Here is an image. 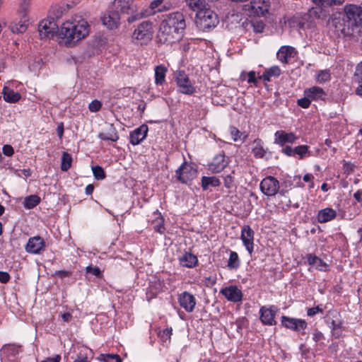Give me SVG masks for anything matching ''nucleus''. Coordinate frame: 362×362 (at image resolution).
I'll use <instances>...</instances> for the list:
<instances>
[{
  "label": "nucleus",
  "instance_id": "f257e3e1",
  "mask_svg": "<svg viewBox=\"0 0 362 362\" xmlns=\"http://www.w3.org/2000/svg\"><path fill=\"white\" fill-rule=\"evenodd\" d=\"M344 11L343 18H334L333 23L341 33L344 35H351L355 28L362 26V7L349 4L344 6Z\"/></svg>",
  "mask_w": 362,
  "mask_h": 362
},
{
  "label": "nucleus",
  "instance_id": "f03ea898",
  "mask_svg": "<svg viewBox=\"0 0 362 362\" xmlns=\"http://www.w3.org/2000/svg\"><path fill=\"white\" fill-rule=\"evenodd\" d=\"M88 22L81 16H75L64 22L59 30V35L66 39V43L75 44L85 38L89 33Z\"/></svg>",
  "mask_w": 362,
  "mask_h": 362
},
{
  "label": "nucleus",
  "instance_id": "7ed1b4c3",
  "mask_svg": "<svg viewBox=\"0 0 362 362\" xmlns=\"http://www.w3.org/2000/svg\"><path fill=\"white\" fill-rule=\"evenodd\" d=\"M186 25L184 16L180 12H174L168 14L162 21L159 32L167 36L173 35V33H178L180 30L185 29Z\"/></svg>",
  "mask_w": 362,
  "mask_h": 362
},
{
  "label": "nucleus",
  "instance_id": "20e7f679",
  "mask_svg": "<svg viewBox=\"0 0 362 362\" xmlns=\"http://www.w3.org/2000/svg\"><path fill=\"white\" fill-rule=\"evenodd\" d=\"M219 23L218 15L208 6L196 13L195 24L200 30L209 32L215 28Z\"/></svg>",
  "mask_w": 362,
  "mask_h": 362
},
{
  "label": "nucleus",
  "instance_id": "39448f33",
  "mask_svg": "<svg viewBox=\"0 0 362 362\" xmlns=\"http://www.w3.org/2000/svg\"><path fill=\"white\" fill-rule=\"evenodd\" d=\"M135 0H115L113 8L116 9L121 15H129L127 21L132 23L139 20L144 16L141 11H138V8L135 4Z\"/></svg>",
  "mask_w": 362,
  "mask_h": 362
},
{
  "label": "nucleus",
  "instance_id": "423d86ee",
  "mask_svg": "<svg viewBox=\"0 0 362 362\" xmlns=\"http://www.w3.org/2000/svg\"><path fill=\"white\" fill-rule=\"evenodd\" d=\"M153 30L150 21H143L134 30L132 40L135 43L146 45L152 39Z\"/></svg>",
  "mask_w": 362,
  "mask_h": 362
},
{
  "label": "nucleus",
  "instance_id": "0eeeda50",
  "mask_svg": "<svg viewBox=\"0 0 362 362\" xmlns=\"http://www.w3.org/2000/svg\"><path fill=\"white\" fill-rule=\"evenodd\" d=\"M58 25L53 18H47L41 21L38 25V31L40 37L51 38L57 33L59 35Z\"/></svg>",
  "mask_w": 362,
  "mask_h": 362
},
{
  "label": "nucleus",
  "instance_id": "6e6552de",
  "mask_svg": "<svg viewBox=\"0 0 362 362\" xmlns=\"http://www.w3.org/2000/svg\"><path fill=\"white\" fill-rule=\"evenodd\" d=\"M175 81L178 87V90L180 93L189 95L195 93V87L184 71H178L176 72Z\"/></svg>",
  "mask_w": 362,
  "mask_h": 362
},
{
  "label": "nucleus",
  "instance_id": "1a4fd4ad",
  "mask_svg": "<svg viewBox=\"0 0 362 362\" xmlns=\"http://www.w3.org/2000/svg\"><path fill=\"white\" fill-rule=\"evenodd\" d=\"M175 176L180 182L187 183L197 176V170L185 162L176 170Z\"/></svg>",
  "mask_w": 362,
  "mask_h": 362
},
{
  "label": "nucleus",
  "instance_id": "9d476101",
  "mask_svg": "<svg viewBox=\"0 0 362 362\" xmlns=\"http://www.w3.org/2000/svg\"><path fill=\"white\" fill-rule=\"evenodd\" d=\"M279 189V182L274 177H267L260 183L261 191L267 196L275 195Z\"/></svg>",
  "mask_w": 362,
  "mask_h": 362
},
{
  "label": "nucleus",
  "instance_id": "9b49d317",
  "mask_svg": "<svg viewBox=\"0 0 362 362\" xmlns=\"http://www.w3.org/2000/svg\"><path fill=\"white\" fill-rule=\"evenodd\" d=\"M281 323L285 327L296 332L303 331L307 327V322L304 320L287 316L281 317Z\"/></svg>",
  "mask_w": 362,
  "mask_h": 362
},
{
  "label": "nucleus",
  "instance_id": "f8f14e48",
  "mask_svg": "<svg viewBox=\"0 0 362 362\" xmlns=\"http://www.w3.org/2000/svg\"><path fill=\"white\" fill-rule=\"evenodd\" d=\"M229 158L224 153H219L214 157L209 165V170L213 173L221 172L228 165Z\"/></svg>",
  "mask_w": 362,
  "mask_h": 362
},
{
  "label": "nucleus",
  "instance_id": "ddd939ff",
  "mask_svg": "<svg viewBox=\"0 0 362 362\" xmlns=\"http://www.w3.org/2000/svg\"><path fill=\"white\" fill-rule=\"evenodd\" d=\"M220 293L229 301L233 303L240 302L243 299V293L236 286H229L222 288Z\"/></svg>",
  "mask_w": 362,
  "mask_h": 362
},
{
  "label": "nucleus",
  "instance_id": "4468645a",
  "mask_svg": "<svg viewBox=\"0 0 362 362\" xmlns=\"http://www.w3.org/2000/svg\"><path fill=\"white\" fill-rule=\"evenodd\" d=\"M178 302L180 305L187 313L192 312L196 305L194 296L187 291H184L178 296Z\"/></svg>",
  "mask_w": 362,
  "mask_h": 362
},
{
  "label": "nucleus",
  "instance_id": "2eb2a0df",
  "mask_svg": "<svg viewBox=\"0 0 362 362\" xmlns=\"http://www.w3.org/2000/svg\"><path fill=\"white\" fill-rule=\"evenodd\" d=\"M240 238L246 250L251 255L254 250V231L249 226L243 227Z\"/></svg>",
  "mask_w": 362,
  "mask_h": 362
},
{
  "label": "nucleus",
  "instance_id": "dca6fc26",
  "mask_svg": "<svg viewBox=\"0 0 362 362\" xmlns=\"http://www.w3.org/2000/svg\"><path fill=\"white\" fill-rule=\"evenodd\" d=\"M120 18L121 14L113 8L112 10L105 13L101 20L103 25L110 29H113L117 27Z\"/></svg>",
  "mask_w": 362,
  "mask_h": 362
},
{
  "label": "nucleus",
  "instance_id": "f3484780",
  "mask_svg": "<svg viewBox=\"0 0 362 362\" xmlns=\"http://www.w3.org/2000/svg\"><path fill=\"white\" fill-rule=\"evenodd\" d=\"M148 126L142 124L130 133L129 141L135 146L139 144L147 136Z\"/></svg>",
  "mask_w": 362,
  "mask_h": 362
},
{
  "label": "nucleus",
  "instance_id": "a211bd4d",
  "mask_svg": "<svg viewBox=\"0 0 362 362\" xmlns=\"http://www.w3.org/2000/svg\"><path fill=\"white\" fill-rule=\"evenodd\" d=\"M45 247V242L40 236L30 238L25 246V250L29 253L37 254Z\"/></svg>",
  "mask_w": 362,
  "mask_h": 362
},
{
  "label": "nucleus",
  "instance_id": "6ab92c4d",
  "mask_svg": "<svg viewBox=\"0 0 362 362\" xmlns=\"http://www.w3.org/2000/svg\"><path fill=\"white\" fill-rule=\"evenodd\" d=\"M260 320L264 325H276L275 320L276 310L272 308H267L266 307H262L259 310Z\"/></svg>",
  "mask_w": 362,
  "mask_h": 362
},
{
  "label": "nucleus",
  "instance_id": "aec40b11",
  "mask_svg": "<svg viewBox=\"0 0 362 362\" xmlns=\"http://www.w3.org/2000/svg\"><path fill=\"white\" fill-rule=\"evenodd\" d=\"M275 143L283 146L286 143H294L298 137L293 133H287L284 131H277L275 134Z\"/></svg>",
  "mask_w": 362,
  "mask_h": 362
},
{
  "label": "nucleus",
  "instance_id": "412c9836",
  "mask_svg": "<svg viewBox=\"0 0 362 362\" xmlns=\"http://www.w3.org/2000/svg\"><path fill=\"white\" fill-rule=\"evenodd\" d=\"M337 217V211L332 208H325L318 211L317 218L319 223H324L334 220Z\"/></svg>",
  "mask_w": 362,
  "mask_h": 362
},
{
  "label": "nucleus",
  "instance_id": "4be33fe9",
  "mask_svg": "<svg viewBox=\"0 0 362 362\" xmlns=\"http://www.w3.org/2000/svg\"><path fill=\"white\" fill-rule=\"evenodd\" d=\"M295 49L291 46H282L278 51L276 56L279 61L284 64L288 62V59L293 57L295 54Z\"/></svg>",
  "mask_w": 362,
  "mask_h": 362
},
{
  "label": "nucleus",
  "instance_id": "5701e85b",
  "mask_svg": "<svg viewBox=\"0 0 362 362\" xmlns=\"http://www.w3.org/2000/svg\"><path fill=\"white\" fill-rule=\"evenodd\" d=\"M305 96L310 98V100H323L326 95L324 90L318 86H313L304 91Z\"/></svg>",
  "mask_w": 362,
  "mask_h": 362
},
{
  "label": "nucleus",
  "instance_id": "b1692460",
  "mask_svg": "<svg viewBox=\"0 0 362 362\" xmlns=\"http://www.w3.org/2000/svg\"><path fill=\"white\" fill-rule=\"evenodd\" d=\"M308 263L320 271H326L327 264L320 257L315 255L309 254L307 256Z\"/></svg>",
  "mask_w": 362,
  "mask_h": 362
},
{
  "label": "nucleus",
  "instance_id": "393cba45",
  "mask_svg": "<svg viewBox=\"0 0 362 362\" xmlns=\"http://www.w3.org/2000/svg\"><path fill=\"white\" fill-rule=\"evenodd\" d=\"M180 263L182 267L192 268L197 265V257L192 253L185 252L180 257Z\"/></svg>",
  "mask_w": 362,
  "mask_h": 362
},
{
  "label": "nucleus",
  "instance_id": "a878e982",
  "mask_svg": "<svg viewBox=\"0 0 362 362\" xmlns=\"http://www.w3.org/2000/svg\"><path fill=\"white\" fill-rule=\"evenodd\" d=\"M20 18L21 20L18 23H13L9 26L13 33H23L27 30L28 25V15L25 18L23 16H20Z\"/></svg>",
  "mask_w": 362,
  "mask_h": 362
},
{
  "label": "nucleus",
  "instance_id": "bb28decb",
  "mask_svg": "<svg viewBox=\"0 0 362 362\" xmlns=\"http://www.w3.org/2000/svg\"><path fill=\"white\" fill-rule=\"evenodd\" d=\"M4 95V99L8 103H16L18 102L21 96L18 92H14L13 90L9 88L8 86H4L2 93Z\"/></svg>",
  "mask_w": 362,
  "mask_h": 362
},
{
  "label": "nucleus",
  "instance_id": "cd10ccee",
  "mask_svg": "<svg viewBox=\"0 0 362 362\" xmlns=\"http://www.w3.org/2000/svg\"><path fill=\"white\" fill-rule=\"evenodd\" d=\"M315 6L312 7L308 11L309 16L311 18H320L321 17V14L325 11V8L327 7L325 4H317L316 0H312Z\"/></svg>",
  "mask_w": 362,
  "mask_h": 362
},
{
  "label": "nucleus",
  "instance_id": "c85d7f7f",
  "mask_svg": "<svg viewBox=\"0 0 362 362\" xmlns=\"http://www.w3.org/2000/svg\"><path fill=\"white\" fill-rule=\"evenodd\" d=\"M167 68L164 65L157 66L155 69V81L157 85H162L165 81Z\"/></svg>",
  "mask_w": 362,
  "mask_h": 362
},
{
  "label": "nucleus",
  "instance_id": "c756f323",
  "mask_svg": "<svg viewBox=\"0 0 362 362\" xmlns=\"http://www.w3.org/2000/svg\"><path fill=\"white\" fill-rule=\"evenodd\" d=\"M220 185H221V181L216 177L203 176L202 177V187L204 190L207 189L209 186L218 187Z\"/></svg>",
  "mask_w": 362,
  "mask_h": 362
},
{
  "label": "nucleus",
  "instance_id": "7c9ffc66",
  "mask_svg": "<svg viewBox=\"0 0 362 362\" xmlns=\"http://www.w3.org/2000/svg\"><path fill=\"white\" fill-rule=\"evenodd\" d=\"M98 137L104 141H117L119 139V136L112 125H110L108 132H101L98 134Z\"/></svg>",
  "mask_w": 362,
  "mask_h": 362
},
{
  "label": "nucleus",
  "instance_id": "2f4dec72",
  "mask_svg": "<svg viewBox=\"0 0 362 362\" xmlns=\"http://www.w3.org/2000/svg\"><path fill=\"white\" fill-rule=\"evenodd\" d=\"M281 74V69L278 66H274L265 70L259 78H262L265 81H269L272 76L277 77Z\"/></svg>",
  "mask_w": 362,
  "mask_h": 362
},
{
  "label": "nucleus",
  "instance_id": "473e14b6",
  "mask_svg": "<svg viewBox=\"0 0 362 362\" xmlns=\"http://www.w3.org/2000/svg\"><path fill=\"white\" fill-rule=\"evenodd\" d=\"M254 147L252 149V153L255 158H263L266 151L264 150L262 141L259 139H257L253 142Z\"/></svg>",
  "mask_w": 362,
  "mask_h": 362
},
{
  "label": "nucleus",
  "instance_id": "72a5a7b5",
  "mask_svg": "<svg viewBox=\"0 0 362 362\" xmlns=\"http://www.w3.org/2000/svg\"><path fill=\"white\" fill-rule=\"evenodd\" d=\"M186 1L189 7L196 11V13L209 6L204 0H186Z\"/></svg>",
  "mask_w": 362,
  "mask_h": 362
},
{
  "label": "nucleus",
  "instance_id": "f704fd0d",
  "mask_svg": "<svg viewBox=\"0 0 362 362\" xmlns=\"http://www.w3.org/2000/svg\"><path fill=\"white\" fill-rule=\"evenodd\" d=\"M40 202V198L37 195H30L25 198L23 205L25 208L30 209L36 206Z\"/></svg>",
  "mask_w": 362,
  "mask_h": 362
},
{
  "label": "nucleus",
  "instance_id": "c9c22d12",
  "mask_svg": "<svg viewBox=\"0 0 362 362\" xmlns=\"http://www.w3.org/2000/svg\"><path fill=\"white\" fill-rule=\"evenodd\" d=\"M20 346L15 344H5L1 347V351L6 356H15L18 354Z\"/></svg>",
  "mask_w": 362,
  "mask_h": 362
},
{
  "label": "nucleus",
  "instance_id": "e433bc0d",
  "mask_svg": "<svg viewBox=\"0 0 362 362\" xmlns=\"http://www.w3.org/2000/svg\"><path fill=\"white\" fill-rule=\"evenodd\" d=\"M32 0H20L19 8H18V15L19 16L25 17L28 15L30 6H31Z\"/></svg>",
  "mask_w": 362,
  "mask_h": 362
},
{
  "label": "nucleus",
  "instance_id": "4c0bfd02",
  "mask_svg": "<svg viewBox=\"0 0 362 362\" xmlns=\"http://www.w3.org/2000/svg\"><path fill=\"white\" fill-rule=\"evenodd\" d=\"M72 158L67 152H63L62 156L61 170L67 171L71 167Z\"/></svg>",
  "mask_w": 362,
  "mask_h": 362
},
{
  "label": "nucleus",
  "instance_id": "58836bf2",
  "mask_svg": "<svg viewBox=\"0 0 362 362\" xmlns=\"http://www.w3.org/2000/svg\"><path fill=\"white\" fill-rule=\"evenodd\" d=\"M240 261L236 252L231 251L228 261V267L230 269H238L240 267Z\"/></svg>",
  "mask_w": 362,
  "mask_h": 362
},
{
  "label": "nucleus",
  "instance_id": "ea45409f",
  "mask_svg": "<svg viewBox=\"0 0 362 362\" xmlns=\"http://www.w3.org/2000/svg\"><path fill=\"white\" fill-rule=\"evenodd\" d=\"M98 360L103 362H122L120 356L117 354H101Z\"/></svg>",
  "mask_w": 362,
  "mask_h": 362
},
{
  "label": "nucleus",
  "instance_id": "a19ab883",
  "mask_svg": "<svg viewBox=\"0 0 362 362\" xmlns=\"http://www.w3.org/2000/svg\"><path fill=\"white\" fill-rule=\"evenodd\" d=\"M293 151L295 152V156L298 155L300 159L303 158L307 155L310 156L308 146L306 145L296 146L293 148Z\"/></svg>",
  "mask_w": 362,
  "mask_h": 362
},
{
  "label": "nucleus",
  "instance_id": "79ce46f5",
  "mask_svg": "<svg viewBox=\"0 0 362 362\" xmlns=\"http://www.w3.org/2000/svg\"><path fill=\"white\" fill-rule=\"evenodd\" d=\"M353 80L358 84L362 83V62L356 66Z\"/></svg>",
  "mask_w": 362,
  "mask_h": 362
},
{
  "label": "nucleus",
  "instance_id": "37998d69",
  "mask_svg": "<svg viewBox=\"0 0 362 362\" xmlns=\"http://www.w3.org/2000/svg\"><path fill=\"white\" fill-rule=\"evenodd\" d=\"M92 170L95 179L103 180L105 177V173L102 167L99 165L93 166Z\"/></svg>",
  "mask_w": 362,
  "mask_h": 362
},
{
  "label": "nucleus",
  "instance_id": "c03bdc74",
  "mask_svg": "<svg viewBox=\"0 0 362 362\" xmlns=\"http://www.w3.org/2000/svg\"><path fill=\"white\" fill-rule=\"evenodd\" d=\"M331 78L330 74L327 70L321 71L317 77V82L322 83L329 81Z\"/></svg>",
  "mask_w": 362,
  "mask_h": 362
},
{
  "label": "nucleus",
  "instance_id": "a18cd8bd",
  "mask_svg": "<svg viewBox=\"0 0 362 362\" xmlns=\"http://www.w3.org/2000/svg\"><path fill=\"white\" fill-rule=\"evenodd\" d=\"M154 230L159 233H163L165 230L164 225H163V218L159 214L158 218L156 220V223L153 226Z\"/></svg>",
  "mask_w": 362,
  "mask_h": 362
},
{
  "label": "nucleus",
  "instance_id": "49530a36",
  "mask_svg": "<svg viewBox=\"0 0 362 362\" xmlns=\"http://www.w3.org/2000/svg\"><path fill=\"white\" fill-rule=\"evenodd\" d=\"M317 3L319 4H325L326 6H339L341 5L345 0H316Z\"/></svg>",
  "mask_w": 362,
  "mask_h": 362
},
{
  "label": "nucleus",
  "instance_id": "de8ad7c7",
  "mask_svg": "<svg viewBox=\"0 0 362 362\" xmlns=\"http://www.w3.org/2000/svg\"><path fill=\"white\" fill-rule=\"evenodd\" d=\"M87 274H91L97 277H102V272L98 267L88 266L86 268Z\"/></svg>",
  "mask_w": 362,
  "mask_h": 362
},
{
  "label": "nucleus",
  "instance_id": "09e8293b",
  "mask_svg": "<svg viewBox=\"0 0 362 362\" xmlns=\"http://www.w3.org/2000/svg\"><path fill=\"white\" fill-rule=\"evenodd\" d=\"M356 165L354 163L344 161L343 165V170L344 173H346V175H349L354 171Z\"/></svg>",
  "mask_w": 362,
  "mask_h": 362
},
{
  "label": "nucleus",
  "instance_id": "8fccbe9b",
  "mask_svg": "<svg viewBox=\"0 0 362 362\" xmlns=\"http://www.w3.org/2000/svg\"><path fill=\"white\" fill-rule=\"evenodd\" d=\"M102 104L98 100H93L88 105V109L90 112H96L101 108Z\"/></svg>",
  "mask_w": 362,
  "mask_h": 362
},
{
  "label": "nucleus",
  "instance_id": "3c124183",
  "mask_svg": "<svg viewBox=\"0 0 362 362\" xmlns=\"http://www.w3.org/2000/svg\"><path fill=\"white\" fill-rule=\"evenodd\" d=\"M310 98L305 95L304 98L298 99L297 101V104L303 108H308L310 106Z\"/></svg>",
  "mask_w": 362,
  "mask_h": 362
},
{
  "label": "nucleus",
  "instance_id": "603ef678",
  "mask_svg": "<svg viewBox=\"0 0 362 362\" xmlns=\"http://www.w3.org/2000/svg\"><path fill=\"white\" fill-rule=\"evenodd\" d=\"M230 132L234 141H236L240 139L241 132L237 128L231 127L230 128Z\"/></svg>",
  "mask_w": 362,
  "mask_h": 362
},
{
  "label": "nucleus",
  "instance_id": "864d4df0",
  "mask_svg": "<svg viewBox=\"0 0 362 362\" xmlns=\"http://www.w3.org/2000/svg\"><path fill=\"white\" fill-rule=\"evenodd\" d=\"M2 152L5 156H11L14 153V150L11 145L6 144L3 146Z\"/></svg>",
  "mask_w": 362,
  "mask_h": 362
},
{
  "label": "nucleus",
  "instance_id": "5fc2aeb1",
  "mask_svg": "<svg viewBox=\"0 0 362 362\" xmlns=\"http://www.w3.org/2000/svg\"><path fill=\"white\" fill-rule=\"evenodd\" d=\"M252 26L256 33H262L264 28V24L262 21H256L252 23Z\"/></svg>",
  "mask_w": 362,
  "mask_h": 362
},
{
  "label": "nucleus",
  "instance_id": "6e6d98bb",
  "mask_svg": "<svg viewBox=\"0 0 362 362\" xmlns=\"http://www.w3.org/2000/svg\"><path fill=\"white\" fill-rule=\"evenodd\" d=\"M323 310L319 306H316L314 308H308L307 311V315L308 316L313 317L315 315L318 313H322Z\"/></svg>",
  "mask_w": 362,
  "mask_h": 362
},
{
  "label": "nucleus",
  "instance_id": "4d7b16f0",
  "mask_svg": "<svg viewBox=\"0 0 362 362\" xmlns=\"http://www.w3.org/2000/svg\"><path fill=\"white\" fill-rule=\"evenodd\" d=\"M224 185L226 188L230 189L233 186V177L228 175L224 177Z\"/></svg>",
  "mask_w": 362,
  "mask_h": 362
},
{
  "label": "nucleus",
  "instance_id": "13d9d810",
  "mask_svg": "<svg viewBox=\"0 0 362 362\" xmlns=\"http://www.w3.org/2000/svg\"><path fill=\"white\" fill-rule=\"evenodd\" d=\"M294 148H292L290 146H286L283 149L282 152L288 156H295V152L293 151Z\"/></svg>",
  "mask_w": 362,
  "mask_h": 362
},
{
  "label": "nucleus",
  "instance_id": "bf43d9fd",
  "mask_svg": "<svg viewBox=\"0 0 362 362\" xmlns=\"http://www.w3.org/2000/svg\"><path fill=\"white\" fill-rule=\"evenodd\" d=\"M248 79L247 83H257V78H256V73L254 71H251L247 74Z\"/></svg>",
  "mask_w": 362,
  "mask_h": 362
},
{
  "label": "nucleus",
  "instance_id": "052dcab7",
  "mask_svg": "<svg viewBox=\"0 0 362 362\" xmlns=\"http://www.w3.org/2000/svg\"><path fill=\"white\" fill-rule=\"evenodd\" d=\"M313 335V339L316 342L320 341L324 338L322 333L318 330H315Z\"/></svg>",
  "mask_w": 362,
  "mask_h": 362
},
{
  "label": "nucleus",
  "instance_id": "680f3d73",
  "mask_svg": "<svg viewBox=\"0 0 362 362\" xmlns=\"http://www.w3.org/2000/svg\"><path fill=\"white\" fill-rule=\"evenodd\" d=\"M71 272L66 270H58L55 272V275L60 276L61 278L69 276Z\"/></svg>",
  "mask_w": 362,
  "mask_h": 362
},
{
  "label": "nucleus",
  "instance_id": "e2e57ef3",
  "mask_svg": "<svg viewBox=\"0 0 362 362\" xmlns=\"http://www.w3.org/2000/svg\"><path fill=\"white\" fill-rule=\"evenodd\" d=\"M60 360H61L60 355H55L54 357L47 358L44 359L43 361H42L41 362H59Z\"/></svg>",
  "mask_w": 362,
  "mask_h": 362
},
{
  "label": "nucleus",
  "instance_id": "0e129e2a",
  "mask_svg": "<svg viewBox=\"0 0 362 362\" xmlns=\"http://www.w3.org/2000/svg\"><path fill=\"white\" fill-rule=\"evenodd\" d=\"M57 133L59 139H62L64 134V124L60 123L57 128Z\"/></svg>",
  "mask_w": 362,
  "mask_h": 362
},
{
  "label": "nucleus",
  "instance_id": "69168bd1",
  "mask_svg": "<svg viewBox=\"0 0 362 362\" xmlns=\"http://www.w3.org/2000/svg\"><path fill=\"white\" fill-rule=\"evenodd\" d=\"M354 199L358 202H361L362 201V190L358 189L354 194Z\"/></svg>",
  "mask_w": 362,
  "mask_h": 362
},
{
  "label": "nucleus",
  "instance_id": "338daca9",
  "mask_svg": "<svg viewBox=\"0 0 362 362\" xmlns=\"http://www.w3.org/2000/svg\"><path fill=\"white\" fill-rule=\"evenodd\" d=\"M10 279V275L7 272H1V284L7 283Z\"/></svg>",
  "mask_w": 362,
  "mask_h": 362
},
{
  "label": "nucleus",
  "instance_id": "774afa93",
  "mask_svg": "<svg viewBox=\"0 0 362 362\" xmlns=\"http://www.w3.org/2000/svg\"><path fill=\"white\" fill-rule=\"evenodd\" d=\"M163 0H154L151 3V8L152 9L156 8L162 2Z\"/></svg>",
  "mask_w": 362,
  "mask_h": 362
}]
</instances>
